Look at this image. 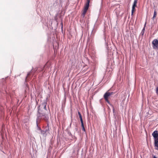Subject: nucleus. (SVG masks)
I'll use <instances>...</instances> for the list:
<instances>
[{
	"mask_svg": "<svg viewBox=\"0 0 158 158\" xmlns=\"http://www.w3.org/2000/svg\"><path fill=\"white\" fill-rule=\"evenodd\" d=\"M152 135L154 137V141L158 139V133L157 131H154L152 133Z\"/></svg>",
	"mask_w": 158,
	"mask_h": 158,
	"instance_id": "7ed1b4c3",
	"label": "nucleus"
},
{
	"mask_svg": "<svg viewBox=\"0 0 158 158\" xmlns=\"http://www.w3.org/2000/svg\"><path fill=\"white\" fill-rule=\"evenodd\" d=\"M110 96L109 92L107 91L104 94L103 97L104 98H108V97Z\"/></svg>",
	"mask_w": 158,
	"mask_h": 158,
	"instance_id": "1a4fd4ad",
	"label": "nucleus"
},
{
	"mask_svg": "<svg viewBox=\"0 0 158 158\" xmlns=\"http://www.w3.org/2000/svg\"><path fill=\"white\" fill-rule=\"evenodd\" d=\"M42 120L41 119H36V126H37V129L38 130H39L40 131H41V129L40 128V127L39 126H38V123L39 122H40L41 120Z\"/></svg>",
	"mask_w": 158,
	"mask_h": 158,
	"instance_id": "423d86ee",
	"label": "nucleus"
},
{
	"mask_svg": "<svg viewBox=\"0 0 158 158\" xmlns=\"http://www.w3.org/2000/svg\"><path fill=\"white\" fill-rule=\"evenodd\" d=\"M81 126L82 130H83V131H84L85 132V127H84L83 123H81Z\"/></svg>",
	"mask_w": 158,
	"mask_h": 158,
	"instance_id": "f8f14e48",
	"label": "nucleus"
},
{
	"mask_svg": "<svg viewBox=\"0 0 158 158\" xmlns=\"http://www.w3.org/2000/svg\"><path fill=\"white\" fill-rule=\"evenodd\" d=\"M155 149L158 151V139L154 141Z\"/></svg>",
	"mask_w": 158,
	"mask_h": 158,
	"instance_id": "39448f33",
	"label": "nucleus"
},
{
	"mask_svg": "<svg viewBox=\"0 0 158 158\" xmlns=\"http://www.w3.org/2000/svg\"><path fill=\"white\" fill-rule=\"evenodd\" d=\"M76 129V131H77V128H76V129Z\"/></svg>",
	"mask_w": 158,
	"mask_h": 158,
	"instance_id": "a878e982",
	"label": "nucleus"
},
{
	"mask_svg": "<svg viewBox=\"0 0 158 158\" xmlns=\"http://www.w3.org/2000/svg\"><path fill=\"white\" fill-rule=\"evenodd\" d=\"M89 2L90 0H87V2L85 5V6L84 7V11L82 13V14L83 15V16H85L87 10L89 8Z\"/></svg>",
	"mask_w": 158,
	"mask_h": 158,
	"instance_id": "f03ea898",
	"label": "nucleus"
},
{
	"mask_svg": "<svg viewBox=\"0 0 158 158\" xmlns=\"http://www.w3.org/2000/svg\"><path fill=\"white\" fill-rule=\"evenodd\" d=\"M144 31H145V27L143 28V29H142L140 34L142 35H143L144 34Z\"/></svg>",
	"mask_w": 158,
	"mask_h": 158,
	"instance_id": "ddd939ff",
	"label": "nucleus"
},
{
	"mask_svg": "<svg viewBox=\"0 0 158 158\" xmlns=\"http://www.w3.org/2000/svg\"><path fill=\"white\" fill-rule=\"evenodd\" d=\"M138 0H134L133 5L132 6V9H133L135 10V7L136 6V5L137 3Z\"/></svg>",
	"mask_w": 158,
	"mask_h": 158,
	"instance_id": "6e6552de",
	"label": "nucleus"
},
{
	"mask_svg": "<svg viewBox=\"0 0 158 158\" xmlns=\"http://www.w3.org/2000/svg\"><path fill=\"white\" fill-rule=\"evenodd\" d=\"M68 133L69 135L70 136H71L72 137V135L70 131H68Z\"/></svg>",
	"mask_w": 158,
	"mask_h": 158,
	"instance_id": "a211bd4d",
	"label": "nucleus"
},
{
	"mask_svg": "<svg viewBox=\"0 0 158 158\" xmlns=\"http://www.w3.org/2000/svg\"><path fill=\"white\" fill-rule=\"evenodd\" d=\"M156 12L155 11L154 12V15H153V17H152L153 19H154L155 18V17L156 16Z\"/></svg>",
	"mask_w": 158,
	"mask_h": 158,
	"instance_id": "4468645a",
	"label": "nucleus"
},
{
	"mask_svg": "<svg viewBox=\"0 0 158 158\" xmlns=\"http://www.w3.org/2000/svg\"><path fill=\"white\" fill-rule=\"evenodd\" d=\"M152 44L154 46L156 47L157 48L158 47V40L156 39L153 40Z\"/></svg>",
	"mask_w": 158,
	"mask_h": 158,
	"instance_id": "20e7f679",
	"label": "nucleus"
},
{
	"mask_svg": "<svg viewBox=\"0 0 158 158\" xmlns=\"http://www.w3.org/2000/svg\"><path fill=\"white\" fill-rule=\"evenodd\" d=\"M110 106L112 107V108H113V113H114L115 112V110H114L113 106L112 105H110Z\"/></svg>",
	"mask_w": 158,
	"mask_h": 158,
	"instance_id": "2eb2a0df",
	"label": "nucleus"
},
{
	"mask_svg": "<svg viewBox=\"0 0 158 158\" xmlns=\"http://www.w3.org/2000/svg\"><path fill=\"white\" fill-rule=\"evenodd\" d=\"M134 11V10L132 9L131 12V15H133Z\"/></svg>",
	"mask_w": 158,
	"mask_h": 158,
	"instance_id": "6ab92c4d",
	"label": "nucleus"
},
{
	"mask_svg": "<svg viewBox=\"0 0 158 158\" xmlns=\"http://www.w3.org/2000/svg\"><path fill=\"white\" fill-rule=\"evenodd\" d=\"M41 133L44 136H46V132L45 130H41Z\"/></svg>",
	"mask_w": 158,
	"mask_h": 158,
	"instance_id": "9b49d317",
	"label": "nucleus"
},
{
	"mask_svg": "<svg viewBox=\"0 0 158 158\" xmlns=\"http://www.w3.org/2000/svg\"><path fill=\"white\" fill-rule=\"evenodd\" d=\"M78 114L79 116V118H80V120L81 123H83L81 115L79 111L78 112Z\"/></svg>",
	"mask_w": 158,
	"mask_h": 158,
	"instance_id": "9d476101",
	"label": "nucleus"
},
{
	"mask_svg": "<svg viewBox=\"0 0 158 158\" xmlns=\"http://www.w3.org/2000/svg\"><path fill=\"white\" fill-rule=\"evenodd\" d=\"M71 124H72V123L71 122L70 124V125H69L70 127H71Z\"/></svg>",
	"mask_w": 158,
	"mask_h": 158,
	"instance_id": "393cba45",
	"label": "nucleus"
},
{
	"mask_svg": "<svg viewBox=\"0 0 158 158\" xmlns=\"http://www.w3.org/2000/svg\"><path fill=\"white\" fill-rule=\"evenodd\" d=\"M30 72H29V73H28L27 74V76L26 77V79L27 78L28 76L30 75Z\"/></svg>",
	"mask_w": 158,
	"mask_h": 158,
	"instance_id": "aec40b11",
	"label": "nucleus"
},
{
	"mask_svg": "<svg viewBox=\"0 0 158 158\" xmlns=\"http://www.w3.org/2000/svg\"><path fill=\"white\" fill-rule=\"evenodd\" d=\"M109 94H110V96H111V95H112L113 94H115V92H109Z\"/></svg>",
	"mask_w": 158,
	"mask_h": 158,
	"instance_id": "dca6fc26",
	"label": "nucleus"
},
{
	"mask_svg": "<svg viewBox=\"0 0 158 158\" xmlns=\"http://www.w3.org/2000/svg\"><path fill=\"white\" fill-rule=\"evenodd\" d=\"M153 158H158L156 156H153Z\"/></svg>",
	"mask_w": 158,
	"mask_h": 158,
	"instance_id": "5701e85b",
	"label": "nucleus"
},
{
	"mask_svg": "<svg viewBox=\"0 0 158 158\" xmlns=\"http://www.w3.org/2000/svg\"><path fill=\"white\" fill-rule=\"evenodd\" d=\"M61 24L62 25L61 28H62H62H63V23H62V22L61 23Z\"/></svg>",
	"mask_w": 158,
	"mask_h": 158,
	"instance_id": "b1692460",
	"label": "nucleus"
},
{
	"mask_svg": "<svg viewBox=\"0 0 158 158\" xmlns=\"http://www.w3.org/2000/svg\"><path fill=\"white\" fill-rule=\"evenodd\" d=\"M156 93L158 95V86L156 87Z\"/></svg>",
	"mask_w": 158,
	"mask_h": 158,
	"instance_id": "f3484780",
	"label": "nucleus"
},
{
	"mask_svg": "<svg viewBox=\"0 0 158 158\" xmlns=\"http://www.w3.org/2000/svg\"><path fill=\"white\" fill-rule=\"evenodd\" d=\"M47 126L45 127L44 130L45 131L47 132L49 131V124L48 123V122H47Z\"/></svg>",
	"mask_w": 158,
	"mask_h": 158,
	"instance_id": "0eeeda50",
	"label": "nucleus"
},
{
	"mask_svg": "<svg viewBox=\"0 0 158 158\" xmlns=\"http://www.w3.org/2000/svg\"><path fill=\"white\" fill-rule=\"evenodd\" d=\"M106 102L110 106V105H111L109 101H106Z\"/></svg>",
	"mask_w": 158,
	"mask_h": 158,
	"instance_id": "4be33fe9",
	"label": "nucleus"
},
{
	"mask_svg": "<svg viewBox=\"0 0 158 158\" xmlns=\"http://www.w3.org/2000/svg\"><path fill=\"white\" fill-rule=\"evenodd\" d=\"M105 101L106 102L108 101V98H104Z\"/></svg>",
	"mask_w": 158,
	"mask_h": 158,
	"instance_id": "412c9836",
	"label": "nucleus"
},
{
	"mask_svg": "<svg viewBox=\"0 0 158 158\" xmlns=\"http://www.w3.org/2000/svg\"><path fill=\"white\" fill-rule=\"evenodd\" d=\"M47 102H43L38 107V111L36 119L44 120L48 122L49 120V117L46 113L47 110L46 106Z\"/></svg>",
	"mask_w": 158,
	"mask_h": 158,
	"instance_id": "f257e3e1",
	"label": "nucleus"
}]
</instances>
